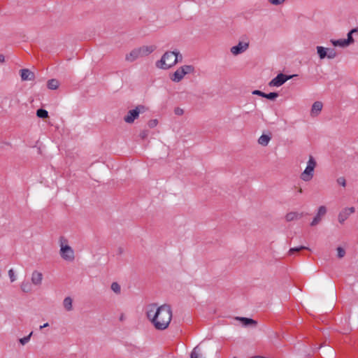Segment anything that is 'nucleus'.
<instances>
[{"label":"nucleus","instance_id":"4c0bfd02","mask_svg":"<svg viewBox=\"0 0 358 358\" xmlns=\"http://www.w3.org/2000/svg\"><path fill=\"white\" fill-rule=\"evenodd\" d=\"M265 94L266 93H264V92H262L260 90H254L252 92V94L258 95V96H260L262 97H265Z\"/></svg>","mask_w":358,"mask_h":358},{"label":"nucleus","instance_id":"c756f323","mask_svg":"<svg viewBox=\"0 0 358 358\" xmlns=\"http://www.w3.org/2000/svg\"><path fill=\"white\" fill-rule=\"evenodd\" d=\"M32 332H31L28 336H24V338H20L19 339V342L22 345H24L25 344H27V343L29 342L30 341V338H31V336L32 335Z\"/></svg>","mask_w":358,"mask_h":358},{"label":"nucleus","instance_id":"7c9ffc66","mask_svg":"<svg viewBox=\"0 0 358 358\" xmlns=\"http://www.w3.org/2000/svg\"><path fill=\"white\" fill-rule=\"evenodd\" d=\"M327 57H328L329 59H334L336 57V52L334 49H328L327 48Z\"/></svg>","mask_w":358,"mask_h":358},{"label":"nucleus","instance_id":"dca6fc26","mask_svg":"<svg viewBox=\"0 0 358 358\" xmlns=\"http://www.w3.org/2000/svg\"><path fill=\"white\" fill-rule=\"evenodd\" d=\"M140 58L138 52L136 48L133 49L125 55V60L128 62H134Z\"/></svg>","mask_w":358,"mask_h":358},{"label":"nucleus","instance_id":"1a4fd4ad","mask_svg":"<svg viewBox=\"0 0 358 358\" xmlns=\"http://www.w3.org/2000/svg\"><path fill=\"white\" fill-rule=\"evenodd\" d=\"M355 212V208H345L343 209L338 214V220L341 224H343L348 217Z\"/></svg>","mask_w":358,"mask_h":358},{"label":"nucleus","instance_id":"c9c22d12","mask_svg":"<svg viewBox=\"0 0 358 358\" xmlns=\"http://www.w3.org/2000/svg\"><path fill=\"white\" fill-rule=\"evenodd\" d=\"M336 182L338 185H340L344 187L346 186V180L344 177H340V178H337Z\"/></svg>","mask_w":358,"mask_h":358},{"label":"nucleus","instance_id":"ddd939ff","mask_svg":"<svg viewBox=\"0 0 358 358\" xmlns=\"http://www.w3.org/2000/svg\"><path fill=\"white\" fill-rule=\"evenodd\" d=\"M43 280L42 273L38 271H34L31 273V283L36 286H41Z\"/></svg>","mask_w":358,"mask_h":358},{"label":"nucleus","instance_id":"393cba45","mask_svg":"<svg viewBox=\"0 0 358 358\" xmlns=\"http://www.w3.org/2000/svg\"><path fill=\"white\" fill-rule=\"evenodd\" d=\"M59 83L56 79L49 80L48 82V87L50 90H57L59 87Z\"/></svg>","mask_w":358,"mask_h":358},{"label":"nucleus","instance_id":"423d86ee","mask_svg":"<svg viewBox=\"0 0 358 358\" xmlns=\"http://www.w3.org/2000/svg\"><path fill=\"white\" fill-rule=\"evenodd\" d=\"M146 110H147V108H145V106H144L143 105H138L136 107L135 109L130 110L128 112L127 115H126L124 117V120L127 123H129V124L133 123L134 122V120L136 118H138L139 114L141 113H144Z\"/></svg>","mask_w":358,"mask_h":358},{"label":"nucleus","instance_id":"2eb2a0df","mask_svg":"<svg viewBox=\"0 0 358 358\" xmlns=\"http://www.w3.org/2000/svg\"><path fill=\"white\" fill-rule=\"evenodd\" d=\"M323 104L321 101H315L312 106L310 115L312 117L317 116L322 110Z\"/></svg>","mask_w":358,"mask_h":358},{"label":"nucleus","instance_id":"473e14b6","mask_svg":"<svg viewBox=\"0 0 358 358\" xmlns=\"http://www.w3.org/2000/svg\"><path fill=\"white\" fill-rule=\"evenodd\" d=\"M8 276L10 278V282H13L16 280V275L15 274L14 270L13 268H10L8 271Z\"/></svg>","mask_w":358,"mask_h":358},{"label":"nucleus","instance_id":"20e7f679","mask_svg":"<svg viewBox=\"0 0 358 358\" xmlns=\"http://www.w3.org/2000/svg\"><path fill=\"white\" fill-rule=\"evenodd\" d=\"M316 166V162L312 156H310L307 166L301 175V178L303 181H309L313 178V171Z\"/></svg>","mask_w":358,"mask_h":358},{"label":"nucleus","instance_id":"c85d7f7f","mask_svg":"<svg viewBox=\"0 0 358 358\" xmlns=\"http://www.w3.org/2000/svg\"><path fill=\"white\" fill-rule=\"evenodd\" d=\"M309 250L308 248L307 247H305V246H301V247H299V248H290L289 250V255H293L294 252H299L302 250Z\"/></svg>","mask_w":358,"mask_h":358},{"label":"nucleus","instance_id":"f257e3e1","mask_svg":"<svg viewBox=\"0 0 358 358\" xmlns=\"http://www.w3.org/2000/svg\"><path fill=\"white\" fill-rule=\"evenodd\" d=\"M146 315L155 328L157 330H165L172 319V310L169 305L164 304L157 307L152 303L147 306Z\"/></svg>","mask_w":358,"mask_h":358},{"label":"nucleus","instance_id":"e433bc0d","mask_svg":"<svg viewBox=\"0 0 358 358\" xmlns=\"http://www.w3.org/2000/svg\"><path fill=\"white\" fill-rule=\"evenodd\" d=\"M158 124V121L157 120H151L148 122V124L149 126V127L150 128H153L155 127H156Z\"/></svg>","mask_w":358,"mask_h":358},{"label":"nucleus","instance_id":"6e6552de","mask_svg":"<svg viewBox=\"0 0 358 358\" xmlns=\"http://www.w3.org/2000/svg\"><path fill=\"white\" fill-rule=\"evenodd\" d=\"M292 76H288L282 73L278 74L275 78L269 83L270 86L280 87Z\"/></svg>","mask_w":358,"mask_h":358},{"label":"nucleus","instance_id":"ea45409f","mask_svg":"<svg viewBox=\"0 0 358 358\" xmlns=\"http://www.w3.org/2000/svg\"><path fill=\"white\" fill-rule=\"evenodd\" d=\"M148 136V132L146 131H143L142 132H141L140 134V136L142 138H146Z\"/></svg>","mask_w":358,"mask_h":358},{"label":"nucleus","instance_id":"a211bd4d","mask_svg":"<svg viewBox=\"0 0 358 358\" xmlns=\"http://www.w3.org/2000/svg\"><path fill=\"white\" fill-rule=\"evenodd\" d=\"M303 216V213H298V212H289L286 216L285 219L287 222H291L295 220H299Z\"/></svg>","mask_w":358,"mask_h":358},{"label":"nucleus","instance_id":"a19ab883","mask_svg":"<svg viewBox=\"0 0 358 358\" xmlns=\"http://www.w3.org/2000/svg\"><path fill=\"white\" fill-rule=\"evenodd\" d=\"M5 61L4 55L0 54V63H3Z\"/></svg>","mask_w":358,"mask_h":358},{"label":"nucleus","instance_id":"0eeeda50","mask_svg":"<svg viewBox=\"0 0 358 358\" xmlns=\"http://www.w3.org/2000/svg\"><path fill=\"white\" fill-rule=\"evenodd\" d=\"M248 47V42H239L238 45L231 47L230 51L232 55L236 56L246 51Z\"/></svg>","mask_w":358,"mask_h":358},{"label":"nucleus","instance_id":"f8f14e48","mask_svg":"<svg viewBox=\"0 0 358 358\" xmlns=\"http://www.w3.org/2000/svg\"><path fill=\"white\" fill-rule=\"evenodd\" d=\"M326 213H327L326 207L324 206H320V208H318L317 213L316 216L314 217V219L313 220L312 222L310 223V225L315 226V225L318 224L320 222V221L322 220V217H324Z\"/></svg>","mask_w":358,"mask_h":358},{"label":"nucleus","instance_id":"7ed1b4c3","mask_svg":"<svg viewBox=\"0 0 358 358\" xmlns=\"http://www.w3.org/2000/svg\"><path fill=\"white\" fill-rule=\"evenodd\" d=\"M194 67L192 65H184L178 68L171 76V80L178 83L188 73H193Z\"/></svg>","mask_w":358,"mask_h":358},{"label":"nucleus","instance_id":"f03ea898","mask_svg":"<svg viewBox=\"0 0 358 358\" xmlns=\"http://www.w3.org/2000/svg\"><path fill=\"white\" fill-rule=\"evenodd\" d=\"M182 59V55L176 51L166 52L161 59L157 62V68L167 69L175 65L178 62H181Z\"/></svg>","mask_w":358,"mask_h":358},{"label":"nucleus","instance_id":"5701e85b","mask_svg":"<svg viewBox=\"0 0 358 358\" xmlns=\"http://www.w3.org/2000/svg\"><path fill=\"white\" fill-rule=\"evenodd\" d=\"M327 48H325L322 46L317 47V54L321 59H323L325 57H327Z\"/></svg>","mask_w":358,"mask_h":358},{"label":"nucleus","instance_id":"79ce46f5","mask_svg":"<svg viewBox=\"0 0 358 358\" xmlns=\"http://www.w3.org/2000/svg\"><path fill=\"white\" fill-rule=\"evenodd\" d=\"M49 326L48 323H45L43 325L40 327V329H42L43 328L47 327Z\"/></svg>","mask_w":358,"mask_h":358},{"label":"nucleus","instance_id":"aec40b11","mask_svg":"<svg viewBox=\"0 0 358 358\" xmlns=\"http://www.w3.org/2000/svg\"><path fill=\"white\" fill-rule=\"evenodd\" d=\"M21 290L24 293H30L32 291L31 284L27 281H23L20 285Z\"/></svg>","mask_w":358,"mask_h":358},{"label":"nucleus","instance_id":"2f4dec72","mask_svg":"<svg viewBox=\"0 0 358 358\" xmlns=\"http://www.w3.org/2000/svg\"><path fill=\"white\" fill-rule=\"evenodd\" d=\"M278 96V94L276 92H271L268 94H265V97L270 100H274Z\"/></svg>","mask_w":358,"mask_h":358},{"label":"nucleus","instance_id":"6ab92c4d","mask_svg":"<svg viewBox=\"0 0 358 358\" xmlns=\"http://www.w3.org/2000/svg\"><path fill=\"white\" fill-rule=\"evenodd\" d=\"M271 139V135L262 134L258 139V143L262 146H266Z\"/></svg>","mask_w":358,"mask_h":358},{"label":"nucleus","instance_id":"4468645a","mask_svg":"<svg viewBox=\"0 0 358 358\" xmlns=\"http://www.w3.org/2000/svg\"><path fill=\"white\" fill-rule=\"evenodd\" d=\"M20 77L23 81L33 80L35 78V75L30 70L24 69L20 71Z\"/></svg>","mask_w":358,"mask_h":358},{"label":"nucleus","instance_id":"37998d69","mask_svg":"<svg viewBox=\"0 0 358 358\" xmlns=\"http://www.w3.org/2000/svg\"><path fill=\"white\" fill-rule=\"evenodd\" d=\"M122 252H123V251H122V248H119V252H120V253H122Z\"/></svg>","mask_w":358,"mask_h":358},{"label":"nucleus","instance_id":"a18cd8bd","mask_svg":"<svg viewBox=\"0 0 358 358\" xmlns=\"http://www.w3.org/2000/svg\"><path fill=\"white\" fill-rule=\"evenodd\" d=\"M234 358H236V357H234Z\"/></svg>","mask_w":358,"mask_h":358},{"label":"nucleus","instance_id":"58836bf2","mask_svg":"<svg viewBox=\"0 0 358 358\" xmlns=\"http://www.w3.org/2000/svg\"><path fill=\"white\" fill-rule=\"evenodd\" d=\"M184 111L182 108H177L175 109V113L178 115H182L183 114Z\"/></svg>","mask_w":358,"mask_h":358},{"label":"nucleus","instance_id":"412c9836","mask_svg":"<svg viewBox=\"0 0 358 358\" xmlns=\"http://www.w3.org/2000/svg\"><path fill=\"white\" fill-rule=\"evenodd\" d=\"M190 358H203L201 350L199 346H196L191 352Z\"/></svg>","mask_w":358,"mask_h":358},{"label":"nucleus","instance_id":"39448f33","mask_svg":"<svg viewBox=\"0 0 358 358\" xmlns=\"http://www.w3.org/2000/svg\"><path fill=\"white\" fill-rule=\"evenodd\" d=\"M61 249H60V255L61 257L66 261L72 262L74 260V252L73 250L67 245H64V242H66V240L64 238H62L61 241Z\"/></svg>","mask_w":358,"mask_h":358},{"label":"nucleus","instance_id":"cd10ccee","mask_svg":"<svg viewBox=\"0 0 358 358\" xmlns=\"http://www.w3.org/2000/svg\"><path fill=\"white\" fill-rule=\"evenodd\" d=\"M110 288L115 293H116V294L120 293L121 288H120V285L117 282H113L111 284Z\"/></svg>","mask_w":358,"mask_h":358},{"label":"nucleus","instance_id":"4be33fe9","mask_svg":"<svg viewBox=\"0 0 358 358\" xmlns=\"http://www.w3.org/2000/svg\"><path fill=\"white\" fill-rule=\"evenodd\" d=\"M72 299L69 296L66 297L63 301V306L67 311L72 310Z\"/></svg>","mask_w":358,"mask_h":358},{"label":"nucleus","instance_id":"f3484780","mask_svg":"<svg viewBox=\"0 0 358 358\" xmlns=\"http://www.w3.org/2000/svg\"><path fill=\"white\" fill-rule=\"evenodd\" d=\"M236 320L240 321L242 323V324L245 327H256L257 324V321L248 317H237Z\"/></svg>","mask_w":358,"mask_h":358},{"label":"nucleus","instance_id":"c03bdc74","mask_svg":"<svg viewBox=\"0 0 358 358\" xmlns=\"http://www.w3.org/2000/svg\"><path fill=\"white\" fill-rule=\"evenodd\" d=\"M299 192L300 193H301V192H302V189H300L299 190Z\"/></svg>","mask_w":358,"mask_h":358},{"label":"nucleus","instance_id":"a878e982","mask_svg":"<svg viewBox=\"0 0 358 358\" xmlns=\"http://www.w3.org/2000/svg\"><path fill=\"white\" fill-rule=\"evenodd\" d=\"M357 29H352L351 31H350L348 34V38L345 39L346 42L348 43V45L350 44H352L354 43V39L352 38V34L355 33V32H357Z\"/></svg>","mask_w":358,"mask_h":358},{"label":"nucleus","instance_id":"b1692460","mask_svg":"<svg viewBox=\"0 0 358 358\" xmlns=\"http://www.w3.org/2000/svg\"><path fill=\"white\" fill-rule=\"evenodd\" d=\"M331 42L334 46H340L343 48L348 46L345 39L331 40Z\"/></svg>","mask_w":358,"mask_h":358},{"label":"nucleus","instance_id":"f704fd0d","mask_svg":"<svg viewBox=\"0 0 358 358\" xmlns=\"http://www.w3.org/2000/svg\"><path fill=\"white\" fill-rule=\"evenodd\" d=\"M268 1L272 5L279 6L284 3L286 1V0H268Z\"/></svg>","mask_w":358,"mask_h":358},{"label":"nucleus","instance_id":"bb28decb","mask_svg":"<svg viewBox=\"0 0 358 358\" xmlns=\"http://www.w3.org/2000/svg\"><path fill=\"white\" fill-rule=\"evenodd\" d=\"M36 115L40 118H46L48 117V113L46 110L40 108L37 110Z\"/></svg>","mask_w":358,"mask_h":358},{"label":"nucleus","instance_id":"9d476101","mask_svg":"<svg viewBox=\"0 0 358 358\" xmlns=\"http://www.w3.org/2000/svg\"><path fill=\"white\" fill-rule=\"evenodd\" d=\"M140 57H145L151 54L156 49L155 45H143L141 47L136 48Z\"/></svg>","mask_w":358,"mask_h":358},{"label":"nucleus","instance_id":"9b49d317","mask_svg":"<svg viewBox=\"0 0 358 358\" xmlns=\"http://www.w3.org/2000/svg\"><path fill=\"white\" fill-rule=\"evenodd\" d=\"M140 57H145L151 54L156 49L155 45H143L141 47L136 48Z\"/></svg>","mask_w":358,"mask_h":358},{"label":"nucleus","instance_id":"72a5a7b5","mask_svg":"<svg viewBox=\"0 0 358 358\" xmlns=\"http://www.w3.org/2000/svg\"><path fill=\"white\" fill-rule=\"evenodd\" d=\"M345 255V250L341 248L338 247L337 248V256L338 258H343Z\"/></svg>","mask_w":358,"mask_h":358}]
</instances>
